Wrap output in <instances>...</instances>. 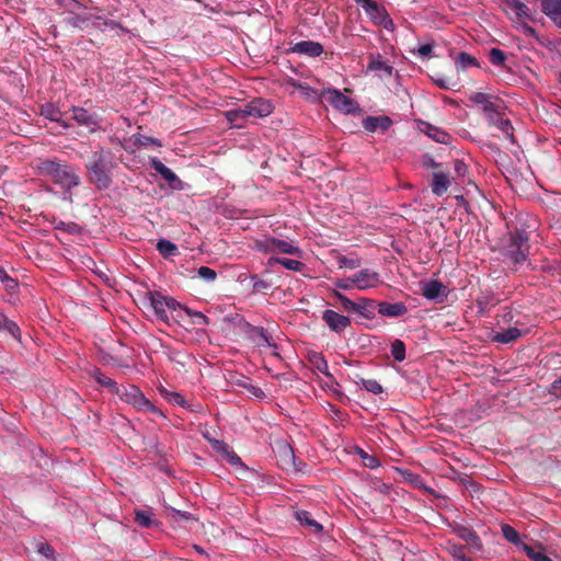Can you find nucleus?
Masks as SVG:
<instances>
[{
  "mask_svg": "<svg viewBox=\"0 0 561 561\" xmlns=\"http://www.w3.org/2000/svg\"><path fill=\"white\" fill-rule=\"evenodd\" d=\"M280 264L282 266H284L285 268L289 270V271H295V272H301L305 267V264L298 260H293V259H285V257H270L268 261H267V264L270 266H273L274 264Z\"/></svg>",
  "mask_w": 561,
  "mask_h": 561,
  "instance_id": "473e14b6",
  "label": "nucleus"
},
{
  "mask_svg": "<svg viewBox=\"0 0 561 561\" xmlns=\"http://www.w3.org/2000/svg\"><path fill=\"white\" fill-rule=\"evenodd\" d=\"M145 299L148 300L158 320L168 323V310L178 311L182 305L174 298L163 295L160 291H147Z\"/></svg>",
  "mask_w": 561,
  "mask_h": 561,
  "instance_id": "20e7f679",
  "label": "nucleus"
},
{
  "mask_svg": "<svg viewBox=\"0 0 561 561\" xmlns=\"http://www.w3.org/2000/svg\"><path fill=\"white\" fill-rule=\"evenodd\" d=\"M522 336V331L517 328H508L505 330H502L500 332H496L493 336V341L502 343V344H508L512 342H515Z\"/></svg>",
  "mask_w": 561,
  "mask_h": 561,
  "instance_id": "c756f323",
  "label": "nucleus"
},
{
  "mask_svg": "<svg viewBox=\"0 0 561 561\" xmlns=\"http://www.w3.org/2000/svg\"><path fill=\"white\" fill-rule=\"evenodd\" d=\"M363 9L371 22L386 30H393V23L387 10L379 2H362Z\"/></svg>",
  "mask_w": 561,
  "mask_h": 561,
  "instance_id": "0eeeda50",
  "label": "nucleus"
},
{
  "mask_svg": "<svg viewBox=\"0 0 561 561\" xmlns=\"http://www.w3.org/2000/svg\"><path fill=\"white\" fill-rule=\"evenodd\" d=\"M549 393L561 399V376L550 385Z\"/></svg>",
  "mask_w": 561,
  "mask_h": 561,
  "instance_id": "e2e57ef3",
  "label": "nucleus"
},
{
  "mask_svg": "<svg viewBox=\"0 0 561 561\" xmlns=\"http://www.w3.org/2000/svg\"><path fill=\"white\" fill-rule=\"evenodd\" d=\"M469 100L481 106L482 112L488 118L490 115H494L495 112L502 110L501 101L499 99H494L493 96L483 93V92H474L469 96Z\"/></svg>",
  "mask_w": 561,
  "mask_h": 561,
  "instance_id": "9d476101",
  "label": "nucleus"
},
{
  "mask_svg": "<svg viewBox=\"0 0 561 561\" xmlns=\"http://www.w3.org/2000/svg\"><path fill=\"white\" fill-rule=\"evenodd\" d=\"M421 294L430 300L437 299L440 295L444 294L446 287L443 283L436 279L421 282Z\"/></svg>",
  "mask_w": 561,
  "mask_h": 561,
  "instance_id": "aec40b11",
  "label": "nucleus"
},
{
  "mask_svg": "<svg viewBox=\"0 0 561 561\" xmlns=\"http://www.w3.org/2000/svg\"><path fill=\"white\" fill-rule=\"evenodd\" d=\"M137 142L140 146H149V145H156L158 147L161 146V142L157 138H153L150 136H145V135H139V137L137 138Z\"/></svg>",
  "mask_w": 561,
  "mask_h": 561,
  "instance_id": "052dcab7",
  "label": "nucleus"
},
{
  "mask_svg": "<svg viewBox=\"0 0 561 561\" xmlns=\"http://www.w3.org/2000/svg\"><path fill=\"white\" fill-rule=\"evenodd\" d=\"M245 106H240L225 113L226 119L236 128H243L250 118Z\"/></svg>",
  "mask_w": 561,
  "mask_h": 561,
  "instance_id": "b1692460",
  "label": "nucleus"
},
{
  "mask_svg": "<svg viewBox=\"0 0 561 561\" xmlns=\"http://www.w3.org/2000/svg\"><path fill=\"white\" fill-rule=\"evenodd\" d=\"M285 82H286L287 85H290V87H293L295 89L310 90V87L308 84L301 83V82L295 80L294 78H287Z\"/></svg>",
  "mask_w": 561,
  "mask_h": 561,
  "instance_id": "338daca9",
  "label": "nucleus"
},
{
  "mask_svg": "<svg viewBox=\"0 0 561 561\" xmlns=\"http://www.w3.org/2000/svg\"><path fill=\"white\" fill-rule=\"evenodd\" d=\"M157 249L165 257L175 255L178 252V247L174 243H172L171 241L165 240V239H161L158 241Z\"/></svg>",
  "mask_w": 561,
  "mask_h": 561,
  "instance_id": "49530a36",
  "label": "nucleus"
},
{
  "mask_svg": "<svg viewBox=\"0 0 561 561\" xmlns=\"http://www.w3.org/2000/svg\"><path fill=\"white\" fill-rule=\"evenodd\" d=\"M162 396L163 398L171 404L173 405H178V407H182V408H185L187 407V403H186V400L184 399V397L179 393V392H173V391H169V390H163L162 391Z\"/></svg>",
  "mask_w": 561,
  "mask_h": 561,
  "instance_id": "de8ad7c7",
  "label": "nucleus"
},
{
  "mask_svg": "<svg viewBox=\"0 0 561 561\" xmlns=\"http://www.w3.org/2000/svg\"><path fill=\"white\" fill-rule=\"evenodd\" d=\"M541 11L561 27V2H541Z\"/></svg>",
  "mask_w": 561,
  "mask_h": 561,
  "instance_id": "c85d7f7f",
  "label": "nucleus"
},
{
  "mask_svg": "<svg viewBox=\"0 0 561 561\" xmlns=\"http://www.w3.org/2000/svg\"><path fill=\"white\" fill-rule=\"evenodd\" d=\"M522 549L526 552L527 557L533 561H552L546 553L540 549L536 550L527 543H522Z\"/></svg>",
  "mask_w": 561,
  "mask_h": 561,
  "instance_id": "a18cd8bd",
  "label": "nucleus"
},
{
  "mask_svg": "<svg viewBox=\"0 0 561 561\" xmlns=\"http://www.w3.org/2000/svg\"><path fill=\"white\" fill-rule=\"evenodd\" d=\"M392 124L388 116H368L363 121V127L370 133L377 129L387 130Z\"/></svg>",
  "mask_w": 561,
  "mask_h": 561,
  "instance_id": "393cba45",
  "label": "nucleus"
},
{
  "mask_svg": "<svg viewBox=\"0 0 561 561\" xmlns=\"http://www.w3.org/2000/svg\"><path fill=\"white\" fill-rule=\"evenodd\" d=\"M378 313L388 318H398L408 313L409 309L404 302L381 301L377 305Z\"/></svg>",
  "mask_w": 561,
  "mask_h": 561,
  "instance_id": "f3484780",
  "label": "nucleus"
},
{
  "mask_svg": "<svg viewBox=\"0 0 561 561\" xmlns=\"http://www.w3.org/2000/svg\"><path fill=\"white\" fill-rule=\"evenodd\" d=\"M135 522L145 528H151L156 522L151 518V513L148 511L137 510L135 512Z\"/></svg>",
  "mask_w": 561,
  "mask_h": 561,
  "instance_id": "c03bdc74",
  "label": "nucleus"
},
{
  "mask_svg": "<svg viewBox=\"0 0 561 561\" xmlns=\"http://www.w3.org/2000/svg\"><path fill=\"white\" fill-rule=\"evenodd\" d=\"M255 248L263 253H275L274 238L256 241Z\"/></svg>",
  "mask_w": 561,
  "mask_h": 561,
  "instance_id": "603ef678",
  "label": "nucleus"
},
{
  "mask_svg": "<svg viewBox=\"0 0 561 561\" xmlns=\"http://www.w3.org/2000/svg\"><path fill=\"white\" fill-rule=\"evenodd\" d=\"M309 362L320 373L334 381L333 375L329 371L328 362L321 353L313 352L309 355Z\"/></svg>",
  "mask_w": 561,
  "mask_h": 561,
  "instance_id": "2f4dec72",
  "label": "nucleus"
},
{
  "mask_svg": "<svg viewBox=\"0 0 561 561\" xmlns=\"http://www.w3.org/2000/svg\"><path fill=\"white\" fill-rule=\"evenodd\" d=\"M167 517L173 524H178L180 522H196L197 519L188 512L175 510L173 507H168Z\"/></svg>",
  "mask_w": 561,
  "mask_h": 561,
  "instance_id": "72a5a7b5",
  "label": "nucleus"
},
{
  "mask_svg": "<svg viewBox=\"0 0 561 561\" xmlns=\"http://www.w3.org/2000/svg\"><path fill=\"white\" fill-rule=\"evenodd\" d=\"M334 284L337 288H341L344 290H350V289L356 288L353 275L350 277L337 279Z\"/></svg>",
  "mask_w": 561,
  "mask_h": 561,
  "instance_id": "13d9d810",
  "label": "nucleus"
},
{
  "mask_svg": "<svg viewBox=\"0 0 561 561\" xmlns=\"http://www.w3.org/2000/svg\"><path fill=\"white\" fill-rule=\"evenodd\" d=\"M279 461L282 466L286 469L294 467L295 465V455L291 447L288 444H283L279 446Z\"/></svg>",
  "mask_w": 561,
  "mask_h": 561,
  "instance_id": "e433bc0d",
  "label": "nucleus"
},
{
  "mask_svg": "<svg viewBox=\"0 0 561 561\" xmlns=\"http://www.w3.org/2000/svg\"><path fill=\"white\" fill-rule=\"evenodd\" d=\"M486 119L490 126L497 127L512 144L515 142L513 125L501 110L495 112L494 115H490Z\"/></svg>",
  "mask_w": 561,
  "mask_h": 561,
  "instance_id": "2eb2a0df",
  "label": "nucleus"
},
{
  "mask_svg": "<svg viewBox=\"0 0 561 561\" xmlns=\"http://www.w3.org/2000/svg\"><path fill=\"white\" fill-rule=\"evenodd\" d=\"M453 531L459 539L463 540L471 550L480 551L482 549V540L473 528L463 525H456L453 528Z\"/></svg>",
  "mask_w": 561,
  "mask_h": 561,
  "instance_id": "f8f14e48",
  "label": "nucleus"
},
{
  "mask_svg": "<svg viewBox=\"0 0 561 561\" xmlns=\"http://www.w3.org/2000/svg\"><path fill=\"white\" fill-rule=\"evenodd\" d=\"M181 311L185 312L190 318H192L193 324L206 325L209 323V319L205 314H203L199 311H194V310H192L187 307H183V306H182V308H180L179 312L176 313V318H182Z\"/></svg>",
  "mask_w": 561,
  "mask_h": 561,
  "instance_id": "58836bf2",
  "label": "nucleus"
},
{
  "mask_svg": "<svg viewBox=\"0 0 561 561\" xmlns=\"http://www.w3.org/2000/svg\"><path fill=\"white\" fill-rule=\"evenodd\" d=\"M433 50L432 44H423L417 48V51L422 58L428 57Z\"/></svg>",
  "mask_w": 561,
  "mask_h": 561,
  "instance_id": "774afa93",
  "label": "nucleus"
},
{
  "mask_svg": "<svg viewBox=\"0 0 561 561\" xmlns=\"http://www.w3.org/2000/svg\"><path fill=\"white\" fill-rule=\"evenodd\" d=\"M367 69L370 71H378L379 77H391L393 72V67L386 64L380 56H370V60L368 62Z\"/></svg>",
  "mask_w": 561,
  "mask_h": 561,
  "instance_id": "bb28decb",
  "label": "nucleus"
},
{
  "mask_svg": "<svg viewBox=\"0 0 561 561\" xmlns=\"http://www.w3.org/2000/svg\"><path fill=\"white\" fill-rule=\"evenodd\" d=\"M450 186L448 175L443 171L433 172V180L431 183L432 193L436 196L444 195Z\"/></svg>",
  "mask_w": 561,
  "mask_h": 561,
  "instance_id": "4be33fe9",
  "label": "nucleus"
},
{
  "mask_svg": "<svg viewBox=\"0 0 561 561\" xmlns=\"http://www.w3.org/2000/svg\"><path fill=\"white\" fill-rule=\"evenodd\" d=\"M454 171L458 178H465L468 173V165L461 160L454 161Z\"/></svg>",
  "mask_w": 561,
  "mask_h": 561,
  "instance_id": "bf43d9fd",
  "label": "nucleus"
},
{
  "mask_svg": "<svg viewBox=\"0 0 561 561\" xmlns=\"http://www.w3.org/2000/svg\"><path fill=\"white\" fill-rule=\"evenodd\" d=\"M230 465H242L241 458L232 450V448L224 457Z\"/></svg>",
  "mask_w": 561,
  "mask_h": 561,
  "instance_id": "0e129e2a",
  "label": "nucleus"
},
{
  "mask_svg": "<svg viewBox=\"0 0 561 561\" xmlns=\"http://www.w3.org/2000/svg\"><path fill=\"white\" fill-rule=\"evenodd\" d=\"M250 117L263 118L272 114L273 106L270 101L257 98L244 104Z\"/></svg>",
  "mask_w": 561,
  "mask_h": 561,
  "instance_id": "dca6fc26",
  "label": "nucleus"
},
{
  "mask_svg": "<svg viewBox=\"0 0 561 561\" xmlns=\"http://www.w3.org/2000/svg\"><path fill=\"white\" fill-rule=\"evenodd\" d=\"M41 114L45 118H47V119H49L51 122L61 123L65 127L68 126L67 124L62 123V121H61L62 114L59 111V108H57L53 104L47 103V104L43 105L42 108H41Z\"/></svg>",
  "mask_w": 561,
  "mask_h": 561,
  "instance_id": "4c0bfd02",
  "label": "nucleus"
},
{
  "mask_svg": "<svg viewBox=\"0 0 561 561\" xmlns=\"http://www.w3.org/2000/svg\"><path fill=\"white\" fill-rule=\"evenodd\" d=\"M139 411H149L154 415L165 417L162 410L160 408L156 407L153 403H151L148 399H147V404H142V407Z\"/></svg>",
  "mask_w": 561,
  "mask_h": 561,
  "instance_id": "680f3d73",
  "label": "nucleus"
},
{
  "mask_svg": "<svg viewBox=\"0 0 561 561\" xmlns=\"http://www.w3.org/2000/svg\"><path fill=\"white\" fill-rule=\"evenodd\" d=\"M391 355L394 360L401 363L405 359V344L401 340H394L391 344Z\"/></svg>",
  "mask_w": 561,
  "mask_h": 561,
  "instance_id": "09e8293b",
  "label": "nucleus"
},
{
  "mask_svg": "<svg viewBox=\"0 0 561 561\" xmlns=\"http://www.w3.org/2000/svg\"><path fill=\"white\" fill-rule=\"evenodd\" d=\"M322 320L329 329L335 333H342L347 327L351 325L348 317L337 313L334 310L327 309L322 313Z\"/></svg>",
  "mask_w": 561,
  "mask_h": 561,
  "instance_id": "ddd939ff",
  "label": "nucleus"
},
{
  "mask_svg": "<svg viewBox=\"0 0 561 561\" xmlns=\"http://www.w3.org/2000/svg\"><path fill=\"white\" fill-rule=\"evenodd\" d=\"M434 83L443 89V90H450L454 87H456V81H454L450 77L447 76H437L433 78Z\"/></svg>",
  "mask_w": 561,
  "mask_h": 561,
  "instance_id": "3c124183",
  "label": "nucleus"
},
{
  "mask_svg": "<svg viewBox=\"0 0 561 561\" xmlns=\"http://www.w3.org/2000/svg\"><path fill=\"white\" fill-rule=\"evenodd\" d=\"M489 60L493 66H504L505 60H506V55L500 48H492L489 51Z\"/></svg>",
  "mask_w": 561,
  "mask_h": 561,
  "instance_id": "8fccbe9b",
  "label": "nucleus"
},
{
  "mask_svg": "<svg viewBox=\"0 0 561 561\" xmlns=\"http://www.w3.org/2000/svg\"><path fill=\"white\" fill-rule=\"evenodd\" d=\"M501 530H502L503 537L508 542H511V543H513L515 546H520L522 547V542L519 540V534H518V531L514 527H512L508 524H503L501 526Z\"/></svg>",
  "mask_w": 561,
  "mask_h": 561,
  "instance_id": "a19ab883",
  "label": "nucleus"
},
{
  "mask_svg": "<svg viewBox=\"0 0 561 561\" xmlns=\"http://www.w3.org/2000/svg\"><path fill=\"white\" fill-rule=\"evenodd\" d=\"M123 401L131 404L137 410H140L142 404H147V398L140 389L134 385H122L116 393Z\"/></svg>",
  "mask_w": 561,
  "mask_h": 561,
  "instance_id": "1a4fd4ad",
  "label": "nucleus"
},
{
  "mask_svg": "<svg viewBox=\"0 0 561 561\" xmlns=\"http://www.w3.org/2000/svg\"><path fill=\"white\" fill-rule=\"evenodd\" d=\"M323 96L328 103L342 113L351 114L359 110L358 104L353 99L344 95L339 90L329 89L324 91Z\"/></svg>",
  "mask_w": 561,
  "mask_h": 561,
  "instance_id": "423d86ee",
  "label": "nucleus"
},
{
  "mask_svg": "<svg viewBox=\"0 0 561 561\" xmlns=\"http://www.w3.org/2000/svg\"><path fill=\"white\" fill-rule=\"evenodd\" d=\"M248 329L245 331L248 337L257 346L265 347L272 346L271 336L262 327L247 325Z\"/></svg>",
  "mask_w": 561,
  "mask_h": 561,
  "instance_id": "a211bd4d",
  "label": "nucleus"
},
{
  "mask_svg": "<svg viewBox=\"0 0 561 561\" xmlns=\"http://www.w3.org/2000/svg\"><path fill=\"white\" fill-rule=\"evenodd\" d=\"M430 138L439 144H449L451 136L438 126H434L430 123H423L421 128Z\"/></svg>",
  "mask_w": 561,
  "mask_h": 561,
  "instance_id": "a878e982",
  "label": "nucleus"
},
{
  "mask_svg": "<svg viewBox=\"0 0 561 561\" xmlns=\"http://www.w3.org/2000/svg\"><path fill=\"white\" fill-rule=\"evenodd\" d=\"M356 289L366 290L381 284L378 272L370 268H363L353 275Z\"/></svg>",
  "mask_w": 561,
  "mask_h": 561,
  "instance_id": "9b49d317",
  "label": "nucleus"
},
{
  "mask_svg": "<svg viewBox=\"0 0 561 561\" xmlns=\"http://www.w3.org/2000/svg\"><path fill=\"white\" fill-rule=\"evenodd\" d=\"M362 386L374 394L382 392V386L376 379H362Z\"/></svg>",
  "mask_w": 561,
  "mask_h": 561,
  "instance_id": "864d4df0",
  "label": "nucleus"
},
{
  "mask_svg": "<svg viewBox=\"0 0 561 561\" xmlns=\"http://www.w3.org/2000/svg\"><path fill=\"white\" fill-rule=\"evenodd\" d=\"M291 51L300 55H306L309 57H317L323 53V47L318 42L301 41L294 45Z\"/></svg>",
  "mask_w": 561,
  "mask_h": 561,
  "instance_id": "6ab92c4d",
  "label": "nucleus"
},
{
  "mask_svg": "<svg viewBox=\"0 0 561 561\" xmlns=\"http://www.w3.org/2000/svg\"><path fill=\"white\" fill-rule=\"evenodd\" d=\"M92 377L101 387L106 388L108 392L116 393L118 391L119 386L116 381L104 375L99 368L92 370Z\"/></svg>",
  "mask_w": 561,
  "mask_h": 561,
  "instance_id": "7c9ffc66",
  "label": "nucleus"
},
{
  "mask_svg": "<svg viewBox=\"0 0 561 561\" xmlns=\"http://www.w3.org/2000/svg\"><path fill=\"white\" fill-rule=\"evenodd\" d=\"M295 517L300 525L305 526L310 533L319 534L323 530L322 525L313 519L308 511L298 510L295 512Z\"/></svg>",
  "mask_w": 561,
  "mask_h": 561,
  "instance_id": "5701e85b",
  "label": "nucleus"
},
{
  "mask_svg": "<svg viewBox=\"0 0 561 561\" xmlns=\"http://www.w3.org/2000/svg\"><path fill=\"white\" fill-rule=\"evenodd\" d=\"M0 331L9 333L15 341L21 342V330L16 322L10 320L4 313L0 312Z\"/></svg>",
  "mask_w": 561,
  "mask_h": 561,
  "instance_id": "cd10ccee",
  "label": "nucleus"
},
{
  "mask_svg": "<svg viewBox=\"0 0 561 561\" xmlns=\"http://www.w3.org/2000/svg\"><path fill=\"white\" fill-rule=\"evenodd\" d=\"M332 295L337 299L340 307L344 311L348 313H355L356 300H351L350 298H347L345 295L341 294L337 290H334Z\"/></svg>",
  "mask_w": 561,
  "mask_h": 561,
  "instance_id": "ea45409f",
  "label": "nucleus"
},
{
  "mask_svg": "<svg viewBox=\"0 0 561 561\" xmlns=\"http://www.w3.org/2000/svg\"><path fill=\"white\" fill-rule=\"evenodd\" d=\"M36 173L49 178L55 184L67 192L79 186L80 178L75 169L58 159H38L35 165Z\"/></svg>",
  "mask_w": 561,
  "mask_h": 561,
  "instance_id": "f03ea898",
  "label": "nucleus"
},
{
  "mask_svg": "<svg viewBox=\"0 0 561 561\" xmlns=\"http://www.w3.org/2000/svg\"><path fill=\"white\" fill-rule=\"evenodd\" d=\"M71 118L79 125L88 129L89 133L100 128V116L95 112H90L83 107L73 106L71 108Z\"/></svg>",
  "mask_w": 561,
  "mask_h": 561,
  "instance_id": "6e6552de",
  "label": "nucleus"
},
{
  "mask_svg": "<svg viewBox=\"0 0 561 561\" xmlns=\"http://www.w3.org/2000/svg\"><path fill=\"white\" fill-rule=\"evenodd\" d=\"M337 263L340 267H347L350 270H354L360 266V261L358 259H347L345 256H341Z\"/></svg>",
  "mask_w": 561,
  "mask_h": 561,
  "instance_id": "4d7b16f0",
  "label": "nucleus"
},
{
  "mask_svg": "<svg viewBox=\"0 0 561 561\" xmlns=\"http://www.w3.org/2000/svg\"><path fill=\"white\" fill-rule=\"evenodd\" d=\"M209 444L211 445V447L220 453L224 457L225 455L231 449V447L224 440H219V439H208Z\"/></svg>",
  "mask_w": 561,
  "mask_h": 561,
  "instance_id": "6e6d98bb",
  "label": "nucleus"
},
{
  "mask_svg": "<svg viewBox=\"0 0 561 561\" xmlns=\"http://www.w3.org/2000/svg\"><path fill=\"white\" fill-rule=\"evenodd\" d=\"M377 305L374 299L360 297L356 300L355 313L364 319L373 320L376 316Z\"/></svg>",
  "mask_w": 561,
  "mask_h": 561,
  "instance_id": "412c9836",
  "label": "nucleus"
},
{
  "mask_svg": "<svg viewBox=\"0 0 561 561\" xmlns=\"http://www.w3.org/2000/svg\"><path fill=\"white\" fill-rule=\"evenodd\" d=\"M150 164L152 169L156 172H158L173 190H183V182L170 168L165 167L158 158H152Z\"/></svg>",
  "mask_w": 561,
  "mask_h": 561,
  "instance_id": "4468645a",
  "label": "nucleus"
},
{
  "mask_svg": "<svg viewBox=\"0 0 561 561\" xmlns=\"http://www.w3.org/2000/svg\"><path fill=\"white\" fill-rule=\"evenodd\" d=\"M274 247H275V253L279 252V253H285V254H290V255H300L301 254V250L299 249V247H297L293 243H289L285 240L274 238Z\"/></svg>",
  "mask_w": 561,
  "mask_h": 561,
  "instance_id": "c9c22d12",
  "label": "nucleus"
},
{
  "mask_svg": "<svg viewBox=\"0 0 561 561\" xmlns=\"http://www.w3.org/2000/svg\"><path fill=\"white\" fill-rule=\"evenodd\" d=\"M447 551L455 561H472L471 558L466 556L463 546L448 542Z\"/></svg>",
  "mask_w": 561,
  "mask_h": 561,
  "instance_id": "79ce46f5",
  "label": "nucleus"
},
{
  "mask_svg": "<svg viewBox=\"0 0 561 561\" xmlns=\"http://www.w3.org/2000/svg\"><path fill=\"white\" fill-rule=\"evenodd\" d=\"M197 275L207 280V282H213L216 279L217 277V273L215 270L208 267V266H201L198 270H197Z\"/></svg>",
  "mask_w": 561,
  "mask_h": 561,
  "instance_id": "5fc2aeb1",
  "label": "nucleus"
},
{
  "mask_svg": "<svg viewBox=\"0 0 561 561\" xmlns=\"http://www.w3.org/2000/svg\"><path fill=\"white\" fill-rule=\"evenodd\" d=\"M422 164L424 168L426 169H437L438 167H440V164L438 162H436L434 160L433 157H431L430 154H425L423 156L422 158Z\"/></svg>",
  "mask_w": 561,
  "mask_h": 561,
  "instance_id": "69168bd1",
  "label": "nucleus"
},
{
  "mask_svg": "<svg viewBox=\"0 0 561 561\" xmlns=\"http://www.w3.org/2000/svg\"><path fill=\"white\" fill-rule=\"evenodd\" d=\"M529 236L525 230H515L510 233V240L505 249V254L515 264L526 261L529 253Z\"/></svg>",
  "mask_w": 561,
  "mask_h": 561,
  "instance_id": "39448f33",
  "label": "nucleus"
},
{
  "mask_svg": "<svg viewBox=\"0 0 561 561\" xmlns=\"http://www.w3.org/2000/svg\"><path fill=\"white\" fill-rule=\"evenodd\" d=\"M455 61L457 70H465L468 67H480V64L477 60V58L466 51L459 53Z\"/></svg>",
  "mask_w": 561,
  "mask_h": 561,
  "instance_id": "f704fd0d",
  "label": "nucleus"
},
{
  "mask_svg": "<svg viewBox=\"0 0 561 561\" xmlns=\"http://www.w3.org/2000/svg\"><path fill=\"white\" fill-rule=\"evenodd\" d=\"M502 11L508 16L514 26L526 36H536V31L529 23L539 21V13L526 2H502Z\"/></svg>",
  "mask_w": 561,
  "mask_h": 561,
  "instance_id": "7ed1b4c3",
  "label": "nucleus"
},
{
  "mask_svg": "<svg viewBox=\"0 0 561 561\" xmlns=\"http://www.w3.org/2000/svg\"><path fill=\"white\" fill-rule=\"evenodd\" d=\"M116 167L113 154L110 150H100L91 152L85 163L87 178L99 191L110 188L113 182L112 171Z\"/></svg>",
  "mask_w": 561,
  "mask_h": 561,
  "instance_id": "f257e3e1",
  "label": "nucleus"
},
{
  "mask_svg": "<svg viewBox=\"0 0 561 561\" xmlns=\"http://www.w3.org/2000/svg\"><path fill=\"white\" fill-rule=\"evenodd\" d=\"M168 358L170 362L174 363L175 365L180 366L179 369H184L186 367V364L190 359V356L181 351L178 350H171L168 353Z\"/></svg>",
  "mask_w": 561,
  "mask_h": 561,
  "instance_id": "37998d69",
  "label": "nucleus"
}]
</instances>
